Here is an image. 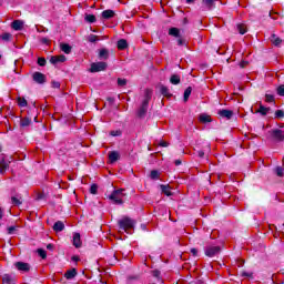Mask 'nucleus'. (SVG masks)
Masks as SVG:
<instances>
[{
  "label": "nucleus",
  "mask_w": 284,
  "mask_h": 284,
  "mask_svg": "<svg viewBox=\"0 0 284 284\" xmlns=\"http://www.w3.org/2000/svg\"><path fill=\"white\" fill-rule=\"evenodd\" d=\"M2 284H14V277L10 275H3Z\"/></svg>",
  "instance_id": "22"
},
{
  "label": "nucleus",
  "mask_w": 284,
  "mask_h": 284,
  "mask_svg": "<svg viewBox=\"0 0 284 284\" xmlns=\"http://www.w3.org/2000/svg\"><path fill=\"white\" fill-rule=\"evenodd\" d=\"M242 276H247L248 278H252V273L242 272Z\"/></svg>",
  "instance_id": "53"
},
{
  "label": "nucleus",
  "mask_w": 284,
  "mask_h": 284,
  "mask_svg": "<svg viewBox=\"0 0 284 284\" xmlns=\"http://www.w3.org/2000/svg\"><path fill=\"white\" fill-rule=\"evenodd\" d=\"M163 194H165L166 196H172V191L170 190V186L169 185H160Z\"/></svg>",
  "instance_id": "24"
},
{
  "label": "nucleus",
  "mask_w": 284,
  "mask_h": 284,
  "mask_svg": "<svg viewBox=\"0 0 284 284\" xmlns=\"http://www.w3.org/2000/svg\"><path fill=\"white\" fill-rule=\"evenodd\" d=\"M10 168V162L6 160L0 161V174H6V171Z\"/></svg>",
  "instance_id": "13"
},
{
  "label": "nucleus",
  "mask_w": 284,
  "mask_h": 284,
  "mask_svg": "<svg viewBox=\"0 0 284 284\" xmlns=\"http://www.w3.org/2000/svg\"><path fill=\"white\" fill-rule=\"evenodd\" d=\"M108 69V63L105 62H94L91 64L90 72H103Z\"/></svg>",
  "instance_id": "5"
},
{
  "label": "nucleus",
  "mask_w": 284,
  "mask_h": 284,
  "mask_svg": "<svg viewBox=\"0 0 284 284\" xmlns=\"http://www.w3.org/2000/svg\"><path fill=\"white\" fill-rule=\"evenodd\" d=\"M53 88H61V83L59 82H52Z\"/></svg>",
  "instance_id": "55"
},
{
  "label": "nucleus",
  "mask_w": 284,
  "mask_h": 284,
  "mask_svg": "<svg viewBox=\"0 0 284 284\" xmlns=\"http://www.w3.org/2000/svg\"><path fill=\"white\" fill-rule=\"evenodd\" d=\"M112 17H114V11L113 10H104L102 12V18L103 19H112Z\"/></svg>",
  "instance_id": "21"
},
{
  "label": "nucleus",
  "mask_w": 284,
  "mask_h": 284,
  "mask_svg": "<svg viewBox=\"0 0 284 284\" xmlns=\"http://www.w3.org/2000/svg\"><path fill=\"white\" fill-rule=\"evenodd\" d=\"M200 121H201V123H210V121H212V119L207 114H202V115H200Z\"/></svg>",
  "instance_id": "30"
},
{
  "label": "nucleus",
  "mask_w": 284,
  "mask_h": 284,
  "mask_svg": "<svg viewBox=\"0 0 284 284\" xmlns=\"http://www.w3.org/2000/svg\"><path fill=\"white\" fill-rule=\"evenodd\" d=\"M160 274H161V272H159V271L153 272V276H159Z\"/></svg>",
  "instance_id": "59"
},
{
  "label": "nucleus",
  "mask_w": 284,
  "mask_h": 284,
  "mask_svg": "<svg viewBox=\"0 0 284 284\" xmlns=\"http://www.w3.org/2000/svg\"><path fill=\"white\" fill-rule=\"evenodd\" d=\"M121 155L116 151H112L109 153L110 163H116V161H119Z\"/></svg>",
  "instance_id": "11"
},
{
  "label": "nucleus",
  "mask_w": 284,
  "mask_h": 284,
  "mask_svg": "<svg viewBox=\"0 0 284 284\" xmlns=\"http://www.w3.org/2000/svg\"><path fill=\"white\" fill-rule=\"evenodd\" d=\"M217 114L220 116H222V119H232V116H234V111L227 110V109H223V110H220L217 112Z\"/></svg>",
  "instance_id": "10"
},
{
  "label": "nucleus",
  "mask_w": 284,
  "mask_h": 284,
  "mask_svg": "<svg viewBox=\"0 0 284 284\" xmlns=\"http://www.w3.org/2000/svg\"><path fill=\"white\" fill-rule=\"evenodd\" d=\"M47 250H50V251L54 250V245L48 244V245H47Z\"/></svg>",
  "instance_id": "56"
},
{
  "label": "nucleus",
  "mask_w": 284,
  "mask_h": 284,
  "mask_svg": "<svg viewBox=\"0 0 284 284\" xmlns=\"http://www.w3.org/2000/svg\"><path fill=\"white\" fill-rule=\"evenodd\" d=\"M150 178L156 181V179H159V171L156 170L151 171Z\"/></svg>",
  "instance_id": "39"
},
{
  "label": "nucleus",
  "mask_w": 284,
  "mask_h": 284,
  "mask_svg": "<svg viewBox=\"0 0 284 284\" xmlns=\"http://www.w3.org/2000/svg\"><path fill=\"white\" fill-rule=\"evenodd\" d=\"M123 196H125V193H123V189H120L113 191L112 194L109 195V199L115 203V205H123Z\"/></svg>",
  "instance_id": "3"
},
{
  "label": "nucleus",
  "mask_w": 284,
  "mask_h": 284,
  "mask_svg": "<svg viewBox=\"0 0 284 284\" xmlns=\"http://www.w3.org/2000/svg\"><path fill=\"white\" fill-rule=\"evenodd\" d=\"M217 0H203L202 6L205 10H214Z\"/></svg>",
  "instance_id": "7"
},
{
  "label": "nucleus",
  "mask_w": 284,
  "mask_h": 284,
  "mask_svg": "<svg viewBox=\"0 0 284 284\" xmlns=\"http://www.w3.org/2000/svg\"><path fill=\"white\" fill-rule=\"evenodd\" d=\"M191 254H193V256H197L199 251L196 248H191Z\"/></svg>",
  "instance_id": "51"
},
{
  "label": "nucleus",
  "mask_w": 284,
  "mask_h": 284,
  "mask_svg": "<svg viewBox=\"0 0 284 284\" xmlns=\"http://www.w3.org/2000/svg\"><path fill=\"white\" fill-rule=\"evenodd\" d=\"M170 83H172V85H179V83H181V77L176 74L171 75Z\"/></svg>",
  "instance_id": "20"
},
{
  "label": "nucleus",
  "mask_w": 284,
  "mask_h": 284,
  "mask_svg": "<svg viewBox=\"0 0 284 284\" xmlns=\"http://www.w3.org/2000/svg\"><path fill=\"white\" fill-rule=\"evenodd\" d=\"M32 79L36 83H40V84L45 83V74L41 72H34L32 75Z\"/></svg>",
  "instance_id": "8"
},
{
  "label": "nucleus",
  "mask_w": 284,
  "mask_h": 284,
  "mask_svg": "<svg viewBox=\"0 0 284 284\" xmlns=\"http://www.w3.org/2000/svg\"><path fill=\"white\" fill-rule=\"evenodd\" d=\"M98 191H99V186L97 184L91 185V187H90L91 194H97Z\"/></svg>",
  "instance_id": "42"
},
{
  "label": "nucleus",
  "mask_w": 284,
  "mask_h": 284,
  "mask_svg": "<svg viewBox=\"0 0 284 284\" xmlns=\"http://www.w3.org/2000/svg\"><path fill=\"white\" fill-rule=\"evenodd\" d=\"M284 118V111L277 110L275 111V119H283Z\"/></svg>",
  "instance_id": "38"
},
{
  "label": "nucleus",
  "mask_w": 284,
  "mask_h": 284,
  "mask_svg": "<svg viewBox=\"0 0 284 284\" xmlns=\"http://www.w3.org/2000/svg\"><path fill=\"white\" fill-rule=\"evenodd\" d=\"M65 230V224H63L62 221H58L53 225V231L54 232H63Z\"/></svg>",
  "instance_id": "12"
},
{
  "label": "nucleus",
  "mask_w": 284,
  "mask_h": 284,
  "mask_svg": "<svg viewBox=\"0 0 284 284\" xmlns=\"http://www.w3.org/2000/svg\"><path fill=\"white\" fill-rule=\"evenodd\" d=\"M64 276H65V278H68V281L74 278V276H77V268H72V270L67 271Z\"/></svg>",
  "instance_id": "19"
},
{
  "label": "nucleus",
  "mask_w": 284,
  "mask_h": 284,
  "mask_svg": "<svg viewBox=\"0 0 284 284\" xmlns=\"http://www.w3.org/2000/svg\"><path fill=\"white\" fill-rule=\"evenodd\" d=\"M276 176H284V170L281 166L275 168Z\"/></svg>",
  "instance_id": "35"
},
{
  "label": "nucleus",
  "mask_w": 284,
  "mask_h": 284,
  "mask_svg": "<svg viewBox=\"0 0 284 284\" xmlns=\"http://www.w3.org/2000/svg\"><path fill=\"white\" fill-rule=\"evenodd\" d=\"M42 43H50V40H48V38H43Z\"/></svg>",
  "instance_id": "58"
},
{
  "label": "nucleus",
  "mask_w": 284,
  "mask_h": 284,
  "mask_svg": "<svg viewBox=\"0 0 284 284\" xmlns=\"http://www.w3.org/2000/svg\"><path fill=\"white\" fill-rule=\"evenodd\" d=\"M14 267H17L19 272H30V265L26 262H17Z\"/></svg>",
  "instance_id": "9"
},
{
  "label": "nucleus",
  "mask_w": 284,
  "mask_h": 284,
  "mask_svg": "<svg viewBox=\"0 0 284 284\" xmlns=\"http://www.w3.org/2000/svg\"><path fill=\"white\" fill-rule=\"evenodd\" d=\"M197 155L200 156V159H203V156H205V152L199 151V152H197Z\"/></svg>",
  "instance_id": "54"
},
{
  "label": "nucleus",
  "mask_w": 284,
  "mask_h": 284,
  "mask_svg": "<svg viewBox=\"0 0 284 284\" xmlns=\"http://www.w3.org/2000/svg\"><path fill=\"white\" fill-rule=\"evenodd\" d=\"M45 58H38V65H40L41 68L45 67Z\"/></svg>",
  "instance_id": "41"
},
{
  "label": "nucleus",
  "mask_w": 284,
  "mask_h": 284,
  "mask_svg": "<svg viewBox=\"0 0 284 284\" xmlns=\"http://www.w3.org/2000/svg\"><path fill=\"white\" fill-rule=\"evenodd\" d=\"M221 253V246H206L205 248V255L212 258L213 256H216V254Z\"/></svg>",
  "instance_id": "6"
},
{
  "label": "nucleus",
  "mask_w": 284,
  "mask_h": 284,
  "mask_svg": "<svg viewBox=\"0 0 284 284\" xmlns=\"http://www.w3.org/2000/svg\"><path fill=\"white\" fill-rule=\"evenodd\" d=\"M11 203H12V205H21V203H23V202L21 201V197L12 196Z\"/></svg>",
  "instance_id": "34"
},
{
  "label": "nucleus",
  "mask_w": 284,
  "mask_h": 284,
  "mask_svg": "<svg viewBox=\"0 0 284 284\" xmlns=\"http://www.w3.org/2000/svg\"><path fill=\"white\" fill-rule=\"evenodd\" d=\"M174 164L175 165H181V160H175Z\"/></svg>",
  "instance_id": "60"
},
{
  "label": "nucleus",
  "mask_w": 284,
  "mask_h": 284,
  "mask_svg": "<svg viewBox=\"0 0 284 284\" xmlns=\"http://www.w3.org/2000/svg\"><path fill=\"white\" fill-rule=\"evenodd\" d=\"M267 112H270V108H265L263 104H261L260 109L256 111V113L262 116H267Z\"/></svg>",
  "instance_id": "18"
},
{
  "label": "nucleus",
  "mask_w": 284,
  "mask_h": 284,
  "mask_svg": "<svg viewBox=\"0 0 284 284\" xmlns=\"http://www.w3.org/2000/svg\"><path fill=\"white\" fill-rule=\"evenodd\" d=\"M73 245L74 247H81V234L79 233L73 234Z\"/></svg>",
  "instance_id": "16"
},
{
  "label": "nucleus",
  "mask_w": 284,
  "mask_h": 284,
  "mask_svg": "<svg viewBox=\"0 0 284 284\" xmlns=\"http://www.w3.org/2000/svg\"><path fill=\"white\" fill-rule=\"evenodd\" d=\"M38 254H39V256H41V258H45L48 256L45 253V250H43V248H39Z\"/></svg>",
  "instance_id": "44"
},
{
  "label": "nucleus",
  "mask_w": 284,
  "mask_h": 284,
  "mask_svg": "<svg viewBox=\"0 0 284 284\" xmlns=\"http://www.w3.org/2000/svg\"><path fill=\"white\" fill-rule=\"evenodd\" d=\"M160 92L163 94V97H170V89H168V87L162 85L160 88Z\"/></svg>",
  "instance_id": "31"
},
{
  "label": "nucleus",
  "mask_w": 284,
  "mask_h": 284,
  "mask_svg": "<svg viewBox=\"0 0 284 284\" xmlns=\"http://www.w3.org/2000/svg\"><path fill=\"white\" fill-rule=\"evenodd\" d=\"M135 223L136 222L130 217H123L118 222L120 230L126 232V234H130V230H134Z\"/></svg>",
  "instance_id": "2"
},
{
  "label": "nucleus",
  "mask_w": 284,
  "mask_h": 284,
  "mask_svg": "<svg viewBox=\"0 0 284 284\" xmlns=\"http://www.w3.org/2000/svg\"><path fill=\"white\" fill-rule=\"evenodd\" d=\"M17 232V226H9L8 227V234H14Z\"/></svg>",
  "instance_id": "48"
},
{
  "label": "nucleus",
  "mask_w": 284,
  "mask_h": 284,
  "mask_svg": "<svg viewBox=\"0 0 284 284\" xmlns=\"http://www.w3.org/2000/svg\"><path fill=\"white\" fill-rule=\"evenodd\" d=\"M270 134L273 141H277L278 143H281V141H284V131L281 129H273L270 131Z\"/></svg>",
  "instance_id": "4"
},
{
  "label": "nucleus",
  "mask_w": 284,
  "mask_h": 284,
  "mask_svg": "<svg viewBox=\"0 0 284 284\" xmlns=\"http://www.w3.org/2000/svg\"><path fill=\"white\" fill-rule=\"evenodd\" d=\"M111 136H121V131H111Z\"/></svg>",
  "instance_id": "50"
},
{
  "label": "nucleus",
  "mask_w": 284,
  "mask_h": 284,
  "mask_svg": "<svg viewBox=\"0 0 284 284\" xmlns=\"http://www.w3.org/2000/svg\"><path fill=\"white\" fill-rule=\"evenodd\" d=\"M168 145H170V143H168V142H165V141H161V142L159 143V146H160V148H168Z\"/></svg>",
  "instance_id": "49"
},
{
  "label": "nucleus",
  "mask_w": 284,
  "mask_h": 284,
  "mask_svg": "<svg viewBox=\"0 0 284 284\" xmlns=\"http://www.w3.org/2000/svg\"><path fill=\"white\" fill-rule=\"evenodd\" d=\"M1 39H2V41H10V39H12V34H10V33H2L1 34Z\"/></svg>",
  "instance_id": "37"
},
{
  "label": "nucleus",
  "mask_w": 284,
  "mask_h": 284,
  "mask_svg": "<svg viewBox=\"0 0 284 284\" xmlns=\"http://www.w3.org/2000/svg\"><path fill=\"white\" fill-rule=\"evenodd\" d=\"M50 63H52L53 65H57V63H59V58H58V55L51 57Z\"/></svg>",
  "instance_id": "45"
},
{
  "label": "nucleus",
  "mask_w": 284,
  "mask_h": 284,
  "mask_svg": "<svg viewBox=\"0 0 284 284\" xmlns=\"http://www.w3.org/2000/svg\"><path fill=\"white\" fill-rule=\"evenodd\" d=\"M169 34H170L171 37H180L181 31H180L178 28H171V29L169 30Z\"/></svg>",
  "instance_id": "25"
},
{
  "label": "nucleus",
  "mask_w": 284,
  "mask_h": 284,
  "mask_svg": "<svg viewBox=\"0 0 284 284\" xmlns=\"http://www.w3.org/2000/svg\"><path fill=\"white\" fill-rule=\"evenodd\" d=\"M271 42L273 43V45L278 47L283 43V40L280 37H277L276 34L273 33L271 36Z\"/></svg>",
  "instance_id": "15"
},
{
  "label": "nucleus",
  "mask_w": 284,
  "mask_h": 284,
  "mask_svg": "<svg viewBox=\"0 0 284 284\" xmlns=\"http://www.w3.org/2000/svg\"><path fill=\"white\" fill-rule=\"evenodd\" d=\"M237 31L240 32V34H245V32H247V27L243 23L237 24Z\"/></svg>",
  "instance_id": "29"
},
{
  "label": "nucleus",
  "mask_w": 284,
  "mask_h": 284,
  "mask_svg": "<svg viewBox=\"0 0 284 284\" xmlns=\"http://www.w3.org/2000/svg\"><path fill=\"white\" fill-rule=\"evenodd\" d=\"M186 3H194V0H186Z\"/></svg>",
  "instance_id": "61"
},
{
  "label": "nucleus",
  "mask_w": 284,
  "mask_h": 284,
  "mask_svg": "<svg viewBox=\"0 0 284 284\" xmlns=\"http://www.w3.org/2000/svg\"><path fill=\"white\" fill-rule=\"evenodd\" d=\"M118 85H120V88L128 85V80L119 78Z\"/></svg>",
  "instance_id": "36"
},
{
  "label": "nucleus",
  "mask_w": 284,
  "mask_h": 284,
  "mask_svg": "<svg viewBox=\"0 0 284 284\" xmlns=\"http://www.w3.org/2000/svg\"><path fill=\"white\" fill-rule=\"evenodd\" d=\"M178 45H185V40L179 39L178 40Z\"/></svg>",
  "instance_id": "52"
},
{
  "label": "nucleus",
  "mask_w": 284,
  "mask_h": 284,
  "mask_svg": "<svg viewBox=\"0 0 284 284\" xmlns=\"http://www.w3.org/2000/svg\"><path fill=\"white\" fill-rule=\"evenodd\" d=\"M60 48L64 54H70L72 52V47H70L68 43L60 44Z\"/></svg>",
  "instance_id": "17"
},
{
  "label": "nucleus",
  "mask_w": 284,
  "mask_h": 284,
  "mask_svg": "<svg viewBox=\"0 0 284 284\" xmlns=\"http://www.w3.org/2000/svg\"><path fill=\"white\" fill-rule=\"evenodd\" d=\"M277 94L280 97H284V85L283 84L277 88Z\"/></svg>",
  "instance_id": "46"
},
{
  "label": "nucleus",
  "mask_w": 284,
  "mask_h": 284,
  "mask_svg": "<svg viewBox=\"0 0 284 284\" xmlns=\"http://www.w3.org/2000/svg\"><path fill=\"white\" fill-rule=\"evenodd\" d=\"M0 59H1V55H0Z\"/></svg>",
  "instance_id": "62"
},
{
  "label": "nucleus",
  "mask_w": 284,
  "mask_h": 284,
  "mask_svg": "<svg viewBox=\"0 0 284 284\" xmlns=\"http://www.w3.org/2000/svg\"><path fill=\"white\" fill-rule=\"evenodd\" d=\"M245 65H247V62H245V61H242V62L240 63V67H241V68H245Z\"/></svg>",
  "instance_id": "57"
},
{
  "label": "nucleus",
  "mask_w": 284,
  "mask_h": 284,
  "mask_svg": "<svg viewBox=\"0 0 284 284\" xmlns=\"http://www.w3.org/2000/svg\"><path fill=\"white\" fill-rule=\"evenodd\" d=\"M100 59H108L110 57V53L108 52V49H102L99 52Z\"/></svg>",
  "instance_id": "28"
},
{
  "label": "nucleus",
  "mask_w": 284,
  "mask_h": 284,
  "mask_svg": "<svg viewBox=\"0 0 284 284\" xmlns=\"http://www.w3.org/2000/svg\"><path fill=\"white\" fill-rule=\"evenodd\" d=\"M18 105H20V108H26L28 105L26 98H18Z\"/></svg>",
  "instance_id": "32"
},
{
  "label": "nucleus",
  "mask_w": 284,
  "mask_h": 284,
  "mask_svg": "<svg viewBox=\"0 0 284 284\" xmlns=\"http://www.w3.org/2000/svg\"><path fill=\"white\" fill-rule=\"evenodd\" d=\"M30 123H32V120H30L29 118H23V119L20 121L21 128H28V125H30Z\"/></svg>",
  "instance_id": "26"
},
{
  "label": "nucleus",
  "mask_w": 284,
  "mask_h": 284,
  "mask_svg": "<svg viewBox=\"0 0 284 284\" xmlns=\"http://www.w3.org/2000/svg\"><path fill=\"white\" fill-rule=\"evenodd\" d=\"M190 94H192V87L186 88L184 91V101L187 102V99H190Z\"/></svg>",
  "instance_id": "33"
},
{
  "label": "nucleus",
  "mask_w": 284,
  "mask_h": 284,
  "mask_svg": "<svg viewBox=\"0 0 284 284\" xmlns=\"http://www.w3.org/2000/svg\"><path fill=\"white\" fill-rule=\"evenodd\" d=\"M84 19L88 23H95L97 22V17L94 14H87Z\"/></svg>",
  "instance_id": "27"
},
{
  "label": "nucleus",
  "mask_w": 284,
  "mask_h": 284,
  "mask_svg": "<svg viewBox=\"0 0 284 284\" xmlns=\"http://www.w3.org/2000/svg\"><path fill=\"white\" fill-rule=\"evenodd\" d=\"M151 99H152V90L146 89L144 100L138 111V116L140 119H143V116H145V114H148V105H149Z\"/></svg>",
  "instance_id": "1"
},
{
  "label": "nucleus",
  "mask_w": 284,
  "mask_h": 284,
  "mask_svg": "<svg viewBox=\"0 0 284 284\" xmlns=\"http://www.w3.org/2000/svg\"><path fill=\"white\" fill-rule=\"evenodd\" d=\"M89 41L90 43H97L99 41V38L94 34L89 36Z\"/></svg>",
  "instance_id": "43"
},
{
  "label": "nucleus",
  "mask_w": 284,
  "mask_h": 284,
  "mask_svg": "<svg viewBox=\"0 0 284 284\" xmlns=\"http://www.w3.org/2000/svg\"><path fill=\"white\" fill-rule=\"evenodd\" d=\"M65 55H58V63H65Z\"/></svg>",
  "instance_id": "47"
},
{
  "label": "nucleus",
  "mask_w": 284,
  "mask_h": 284,
  "mask_svg": "<svg viewBox=\"0 0 284 284\" xmlns=\"http://www.w3.org/2000/svg\"><path fill=\"white\" fill-rule=\"evenodd\" d=\"M128 48V41L125 39H121L118 41V50H125Z\"/></svg>",
  "instance_id": "23"
},
{
  "label": "nucleus",
  "mask_w": 284,
  "mask_h": 284,
  "mask_svg": "<svg viewBox=\"0 0 284 284\" xmlns=\"http://www.w3.org/2000/svg\"><path fill=\"white\" fill-rule=\"evenodd\" d=\"M11 28L13 30H22L23 29V21L21 20H14L12 23H11Z\"/></svg>",
  "instance_id": "14"
},
{
  "label": "nucleus",
  "mask_w": 284,
  "mask_h": 284,
  "mask_svg": "<svg viewBox=\"0 0 284 284\" xmlns=\"http://www.w3.org/2000/svg\"><path fill=\"white\" fill-rule=\"evenodd\" d=\"M265 101H266V103H274V95L266 94L265 95Z\"/></svg>",
  "instance_id": "40"
}]
</instances>
